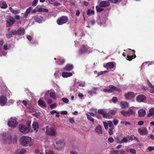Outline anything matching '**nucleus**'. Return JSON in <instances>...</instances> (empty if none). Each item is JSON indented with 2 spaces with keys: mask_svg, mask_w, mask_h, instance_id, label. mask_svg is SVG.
<instances>
[{
  "mask_svg": "<svg viewBox=\"0 0 154 154\" xmlns=\"http://www.w3.org/2000/svg\"><path fill=\"white\" fill-rule=\"evenodd\" d=\"M116 111L114 110H110L109 112L108 113L113 115H115L116 113Z\"/></svg>",
  "mask_w": 154,
  "mask_h": 154,
  "instance_id": "nucleus-47",
  "label": "nucleus"
},
{
  "mask_svg": "<svg viewBox=\"0 0 154 154\" xmlns=\"http://www.w3.org/2000/svg\"><path fill=\"white\" fill-rule=\"evenodd\" d=\"M25 30L22 27L19 28L17 31V34L19 35H22L25 33Z\"/></svg>",
  "mask_w": 154,
  "mask_h": 154,
  "instance_id": "nucleus-21",
  "label": "nucleus"
},
{
  "mask_svg": "<svg viewBox=\"0 0 154 154\" xmlns=\"http://www.w3.org/2000/svg\"><path fill=\"white\" fill-rule=\"evenodd\" d=\"M6 22V26L9 27L13 24L15 22V20L13 17L10 16L8 17Z\"/></svg>",
  "mask_w": 154,
  "mask_h": 154,
  "instance_id": "nucleus-9",
  "label": "nucleus"
},
{
  "mask_svg": "<svg viewBox=\"0 0 154 154\" xmlns=\"http://www.w3.org/2000/svg\"><path fill=\"white\" fill-rule=\"evenodd\" d=\"M135 96L134 93L132 92H129L125 93V97L126 99H131L134 98Z\"/></svg>",
  "mask_w": 154,
  "mask_h": 154,
  "instance_id": "nucleus-11",
  "label": "nucleus"
},
{
  "mask_svg": "<svg viewBox=\"0 0 154 154\" xmlns=\"http://www.w3.org/2000/svg\"><path fill=\"white\" fill-rule=\"evenodd\" d=\"M87 116L88 119L90 121L92 122H94V119L91 116L89 115L88 114H86Z\"/></svg>",
  "mask_w": 154,
  "mask_h": 154,
  "instance_id": "nucleus-38",
  "label": "nucleus"
},
{
  "mask_svg": "<svg viewBox=\"0 0 154 154\" xmlns=\"http://www.w3.org/2000/svg\"><path fill=\"white\" fill-rule=\"evenodd\" d=\"M109 113H107L105 112V113L103 115V117L105 118H107V119H110L111 118V116H110L109 114Z\"/></svg>",
  "mask_w": 154,
  "mask_h": 154,
  "instance_id": "nucleus-36",
  "label": "nucleus"
},
{
  "mask_svg": "<svg viewBox=\"0 0 154 154\" xmlns=\"http://www.w3.org/2000/svg\"><path fill=\"white\" fill-rule=\"evenodd\" d=\"M121 0H112V2L115 3H118L120 2Z\"/></svg>",
  "mask_w": 154,
  "mask_h": 154,
  "instance_id": "nucleus-60",
  "label": "nucleus"
},
{
  "mask_svg": "<svg viewBox=\"0 0 154 154\" xmlns=\"http://www.w3.org/2000/svg\"><path fill=\"white\" fill-rule=\"evenodd\" d=\"M90 48L87 45H82L79 49V54L80 55H83L90 51Z\"/></svg>",
  "mask_w": 154,
  "mask_h": 154,
  "instance_id": "nucleus-5",
  "label": "nucleus"
},
{
  "mask_svg": "<svg viewBox=\"0 0 154 154\" xmlns=\"http://www.w3.org/2000/svg\"><path fill=\"white\" fill-rule=\"evenodd\" d=\"M103 123L105 129H107L108 128V123L105 122H103Z\"/></svg>",
  "mask_w": 154,
  "mask_h": 154,
  "instance_id": "nucleus-53",
  "label": "nucleus"
},
{
  "mask_svg": "<svg viewBox=\"0 0 154 154\" xmlns=\"http://www.w3.org/2000/svg\"><path fill=\"white\" fill-rule=\"evenodd\" d=\"M8 125L9 127L14 128L17 127L18 122L15 117H11L8 121Z\"/></svg>",
  "mask_w": 154,
  "mask_h": 154,
  "instance_id": "nucleus-3",
  "label": "nucleus"
},
{
  "mask_svg": "<svg viewBox=\"0 0 154 154\" xmlns=\"http://www.w3.org/2000/svg\"><path fill=\"white\" fill-rule=\"evenodd\" d=\"M128 138L126 137H124L121 140V143H126L128 141Z\"/></svg>",
  "mask_w": 154,
  "mask_h": 154,
  "instance_id": "nucleus-34",
  "label": "nucleus"
},
{
  "mask_svg": "<svg viewBox=\"0 0 154 154\" xmlns=\"http://www.w3.org/2000/svg\"><path fill=\"white\" fill-rule=\"evenodd\" d=\"M94 14V11L93 10H91L90 9H88L87 12V14L88 15H93Z\"/></svg>",
  "mask_w": 154,
  "mask_h": 154,
  "instance_id": "nucleus-37",
  "label": "nucleus"
},
{
  "mask_svg": "<svg viewBox=\"0 0 154 154\" xmlns=\"http://www.w3.org/2000/svg\"><path fill=\"white\" fill-rule=\"evenodd\" d=\"M32 128L36 132L38 130V125L36 122H34L32 124Z\"/></svg>",
  "mask_w": 154,
  "mask_h": 154,
  "instance_id": "nucleus-26",
  "label": "nucleus"
},
{
  "mask_svg": "<svg viewBox=\"0 0 154 154\" xmlns=\"http://www.w3.org/2000/svg\"><path fill=\"white\" fill-rule=\"evenodd\" d=\"M125 152V151L121 149L120 150H116V152L117 154H123Z\"/></svg>",
  "mask_w": 154,
  "mask_h": 154,
  "instance_id": "nucleus-44",
  "label": "nucleus"
},
{
  "mask_svg": "<svg viewBox=\"0 0 154 154\" xmlns=\"http://www.w3.org/2000/svg\"><path fill=\"white\" fill-rule=\"evenodd\" d=\"M46 101L48 104H50L52 103V100L50 98L47 99Z\"/></svg>",
  "mask_w": 154,
  "mask_h": 154,
  "instance_id": "nucleus-63",
  "label": "nucleus"
},
{
  "mask_svg": "<svg viewBox=\"0 0 154 154\" xmlns=\"http://www.w3.org/2000/svg\"><path fill=\"white\" fill-rule=\"evenodd\" d=\"M19 128L20 131L23 134H28L30 131L29 128L24 125H19Z\"/></svg>",
  "mask_w": 154,
  "mask_h": 154,
  "instance_id": "nucleus-8",
  "label": "nucleus"
},
{
  "mask_svg": "<svg viewBox=\"0 0 154 154\" xmlns=\"http://www.w3.org/2000/svg\"><path fill=\"white\" fill-rule=\"evenodd\" d=\"M14 139L12 138L10 134L8 132H3L2 137V141L5 143H10L14 141Z\"/></svg>",
  "mask_w": 154,
  "mask_h": 154,
  "instance_id": "nucleus-1",
  "label": "nucleus"
},
{
  "mask_svg": "<svg viewBox=\"0 0 154 154\" xmlns=\"http://www.w3.org/2000/svg\"><path fill=\"white\" fill-rule=\"evenodd\" d=\"M37 11L38 12H48V10L47 9L44 8H38V9Z\"/></svg>",
  "mask_w": 154,
  "mask_h": 154,
  "instance_id": "nucleus-33",
  "label": "nucleus"
},
{
  "mask_svg": "<svg viewBox=\"0 0 154 154\" xmlns=\"http://www.w3.org/2000/svg\"><path fill=\"white\" fill-rule=\"evenodd\" d=\"M108 142H109L112 143L113 142L114 140L112 137H111L108 138Z\"/></svg>",
  "mask_w": 154,
  "mask_h": 154,
  "instance_id": "nucleus-57",
  "label": "nucleus"
},
{
  "mask_svg": "<svg viewBox=\"0 0 154 154\" xmlns=\"http://www.w3.org/2000/svg\"><path fill=\"white\" fill-rule=\"evenodd\" d=\"M20 144L24 146H31L33 143L31 138L27 136H22L20 139Z\"/></svg>",
  "mask_w": 154,
  "mask_h": 154,
  "instance_id": "nucleus-2",
  "label": "nucleus"
},
{
  "mask_svg": "<svg viewBox=\"0 0 154 154\" xmlns=\"http://www.w3.org/2000/svg\"><path fill=\"white\" fill-rule=\"evenodd\" d=\"M45 154H55L54 152L52 150H50L45 152Z\"/></svg>",
  "mask_w": 154,
  "mask_h": 154,
  "instance_id": "nucleus-55",
  "label": "nucleus"
},
{
  "mask_svg": "<svg viewBox=\"0 0 154 154\" xmlns=\"http://www.w3.org/2000/svg\"><path fill=\"white\" fill-rule=\"evenodd\" d=\"M103 91L105 92H108L109 93H112L111 91L109 88H105L103 89Z\"/></svg>",
  "mask_w": 154,
  "mask_h": 154,
  "instance_id": "nucleus-43",
  "label": "nucleus"
},
{
  "mask_svg": "<svg viewBox=\"0 0 154 154\" xmlns=\"http://www.w3.org/2000/svg\"><path fill=\"white\" fill-rule=\"evenodd\" d=\"M146 96L143 94H141L138 96L136 98V100L139 102H143L146 100Z\"/></svg>",
  "mask_w": 154,
  "mask_h": 154,
  "instance_id": "nucleus-12",
  "label": "nucleus"
},
{
  "mask_svg": "<svg viewBox=\"0 0 154 154\" xmlns=\"http://www.w3.org/2000/svg\"><path fill=\"white\" fill-rule=\"evenodd\" d=\"M136 57L135 55H134V57H133V56H130L129 55H127V56L126 59L127 60H131L133 58H135Z\"/></svg>",
  "mask_w": 154,
  "mask_h": 154,
  "instance_id": "nucleus-41",
  "label": "nucleus"
},
{
  "mask_svg": "<svg viewBox=\"0 0 154 154\" xmlns=\"http://www.w3.org/2000/svg\"><path fill=\"white\" fill-rule=\"evenodd\" d=\"M98 112L99 114H101L103 116L105 112V110L103 109H100L98 110Z\"/></svg>",
  "mask_w": 154,
  "mask_h": 154,
  "instance_id": "nucleus-35",
  "label": "nucleus"
},
{
  "mask_svg": "<svg viewBox=\"0 0 154 154\" xmlns=\"http://www.w3.org/2000/svg\"><path fill=\"white\" fill-rule=\"evenodd\" d=\"M7 98L3 96H0V105L2 106H4L7 104Z\"/></svg>",
  "mask_w": 154,
  "mask_h": 154,
  "instance_id": "nucleus-10",
  "label": "nucleus"
},
{
  "mask_svg": "<svg viewBox=\"0 0 154 154\" xmlns=\"http://www.w3.org/2000/svg\"><path fill=\"white\" fill-rule=\"evenodd\" d=\"M117 98L116 97H113L112 99V101L113 102L115 103L117 101Z\"/></svg>",
  "mask_w": 154,
  "mask_h": 154,
  "instance_id": "nucleus-59",
  "label": "nucleus"
},
{
  "mask_svg": "<svg viewBox=\"0 0 154 154\" xmlns=\"http://www.w3.org/2000/svg\"><path fill=\"white\" fill-rule=\"evenodd\" d=\"M62 100L65 103H67L69 102L68 99L66 98H63L62 99Z\"/></svg>",
  "mask_w": 154,
  "mask_h": 154,
  "instance_id": "nucleus-52",
  "label": "nucleus"
},
{
  "mask_svg": "<svg viewBox=\"0 0 154 154\" xmlns=\"http://www.w3.org/2000/svg\"><path fill=\"white\" fill-rule=\"evenodd\" d=\"M135 138V137L133 135L128 136V139H129L131 140H133Z\"/></svg>",
  "mask_w": 154,
  "mask_h": 154,
  "instance_id": "nucleus-54",
  "label": "nucleus"
},
{
  "mask_svg": "<svg viewBox=\"0 0 154 154\" xmlns=\"http://www.w3.org/2000/svg\"><path fill=\"white\" fill-rule=\"evenodd\" d=\"M107 72H108V70L104 71H100V72H98L97 76H98L100 75H101L104 74Z\"/></svg>",
  "mask_w": 154,
  "mask_h": 154,
  "instance_id": "nucleus-45",
  "label": "nucleus"
},
{
  "mask_svg": "<svg viewBox=\"0 0 154 154\" xmlns=\"http://www.w3.org/2000/svg\"><path fill=\"white\" fill-rule=\"evenodd\" d=\"M85 85V82H79V87H84Z\"/></svg>",
  "mask_w": 154,
  "mask_h": 154,
  "instance_id": "nucleus-40",
  "label": "nucleus"
},
{
  "mask_svg": "<svg viewBox=\"0 0 154 154\" xmlns=\"http://www.w3.org/2000/svg\"><path fill=\"white\" fill-rule=\"evenodd\" d=\"M139 116L140 117L144 116L146 114V112L145 110L143 109H140L138 111Z\"/></svg>",
  "mask_w": 154,
  "mask_h": 154,
  "instance_id": "nucleus-17",
  "label": "nucleus"
},
{
  "mask_svg": "<svg viewBox=\"0 0 154 154\" xmlns=\"http://www.w3.org/2000/svg\"><path fill=\"white\" fill-rule=\"evenodd\" d=\"M113 122L114 125H116L119 122L116 119H114L113 121Z\"/></svg>",
  "mask_w": 154,
  "mask_h": 154,
  "instance_id": "nucleus-58",
  "label": "nucleus"
},
{
  "mask_svg": "<svg viewBox=\"0 0 154 154\" xmlns=\"http://www.w3.org/2000/svg\"><path fill=\"white\" fill-rule=\"evenodd\" d=\"M148 150L149 151H151L154 150V146H150L147 148Z\"/></svg>",
  "mask_w": 154,
  "mask_h": 154,
  "instance_id": "nucleus-50",
  "label": "nucleus"
},
{
  "mask_svg": "<svg viewBox=\"0 0 154 154\" xmlns=\"http://www.w3.org/2000/svg\"><path fill=\"white\" fill-rule=\"evenodd\" d=\"M130 113V115L131 114H134L135 113V111L133 108L130 109L128 111Z\"/></svg>",
  "mask_w": 154,
  "mask_h": 154,
  "instance_id": "nucleus-46",
  "label": "nucleus"
},
{
  "mask_svg": "<svg viewBox=\"0 0 154 154\" xmlns=\"http://www.w3.org/2000/svg\"><path fill=\"white\" fill-rule=\"evenodd\" d=\"M120 112L124 116L127 117L130 116V113L128 111H126L125 110H122Z\"/></svg>",
  "mask_w": 154,
  "mask_h": 154,
  "instance_id": "nucleus-29",
  "label": "nucleus"
},
{
  "mask_svg": "<svg viewBox=\"0 0 154 154\" xmlns=\"http://www.w3.org/2000/svg\"><path fill=\"white\" fill-rule=\"evenodd\" d=\"M114 64L112 62L107 63L104 67L107 68L108 69H109L112 68L114 67Z\"/></svg>",
  "mask_w": 154,
  "mask_h": 154,
  "instance_id": "nucleus-27",
  "label": "nucleus"
},
{
  "mask_svg": "<svg viewBox=\"0 0 154 154\" xmlns=\"http://www.w3.org/2000/svg\"><path fill=\"white\" fill-rule=\"evenodd\" d=\"M46 134L47 135L55 136L56 134V131L53 127H46Z\"/></svg>",
  "mask_w": 154,
  "mask_h": 154,
  "instance_id": "nucleus-7",
  "label": "nucleus"
},
{
  "mask_svg": "<svg viewBox=\"0 0 154 154\" xmlns=\"http://www.w3.org/2000/svg\"><path fill=\"white\" fill-rule=\"evenodd\" d=\"M109 3L107 1H103L101 2L99 4L100 7H105L109 6Z\"/></svg>",
  "mask_w": 154,
  "mask_h": 154,
  "instance_id": "nucleus-16",
  "label": "nucleus"
},
{
  "mask_svg": "<svg viewBox=\"0 0 154 154\" xmlns=\"http://www.w3.org/2000/svg\"><path fill=\"white\" fill-rule=\"evenodd\" d=\"M73 73L71 72H63L62 73V76L63 78H67L72 76Z\"/></svg>",
  "mask_w": 154,
  "mask_h": 154,
  "instance_id": "nucleus-18",
  "label": "nucleus"
},
{
  "mask_svg": "<svg viewBox=\"0 0 154 154\" xmlns=\"http://www.w3.org/2000/svg\"><path fill=\"white\" fill-rule=\"evenodd\" d=\"M68 20V18L67 16H62L58 19L57 23L58 25H62L66 23Z\"/></svg>",
  "mask_w": 154,
  "mask_h": 154,
  "instance_id": "nucleus-6",
  "label": "nucleus"
},
{
  "mask_svg": "<svg viewBox=\"0 0 154 154\" xmlns=\"http://www.w3.org/2000/svg\"><path fill=\"white\" fill-rule=\"evenodd\" d=\"M50 96L54 100H56L57 99V97L55 94V92L54 91H51L50 93Z\"/></svg>",
  "mask_w": 154,
  "mask_h": 154,
  "instance_id": "nucleus-32",
  "label": "nucleus"
},
{
  "mask_svg": "<svg viewBox=\"0 0 154 154\" xmlns=\"http://www.w3.org/2000/svg\"><path fill=\"white\" fill-rule=\"evenodd\" d=\"M138 132L140 135H145L147 133V130L143 127L138 129Z\"/></svg>",
  "mask_w": 154,
  "mask_h": 154,
  "instance_id": "nucleus-13",
  "label": "nucleus"
},
{
  "mask_svg": "<svg viewBox=\"0 0 154 154\" xmlns=\"http://www.w3.org/2000/svg\"><path fill=\"white\" fill-rule=\"evenodd\" d=\"M38 2V0H34L33 2L32 5L33 6H35L37 5V4Z\"/></svg>",
  "mask_w": 154,
  "mask_h": 154,
  "instance_id": "nucleus-56",
  "label": "nucleus"
},
{
  "mask_svg": "<svg viewBox=\"0 0 154 154\" xmlns=\"http://www.w3.org/2000/svg\"><path fill=\"white\" fill-rule=\"evenodd\" d=\"M32 9V8L31 7H29L27 8L24 14V17L25 18H27L28 14L30 13V12Z\"/></svg>",
  "mask_w": 154,
  "mask_h": 154,
  "instance_id": "nucleus-24",
  "label": "nucleus"
},
{
  "mask_svg": "<svg viewBox=\"0 0 154 154\" xmlns=\"http://www.w3.org/2000/svg\"><path fill=\"white\" fill-rule=\"evenodd\" d=\"M95 130L96 132L98 134H102L103 133V131L100 125H98L95 128Z\"/></svg>",
  "mask_w": 154,
  "mask_h": 154,
  "instance_id": "nucleus-20",
  "label": "nucleus"
},
{
  "mask_svg": "<svg viewBox=\"0 0 154 154\" xmlns=\"http://www.w3.org/2000/svg\"><path fill=\"white\" fill-rule=\"evenodd\" d=\"M6 36L7 38H10L11 37L12 35H11V32H10L9 33H7L6 34Z\"/></svg>",
  "mask_w": 154,
  "mask_h": 154,
  "instance_id": "nucleus-62",
  "label": "nucleus"
},
{
  "mask_svg": "<svg viewBox=\"0 0 154 154\" xmlns=\"http://www.w3.org/2000/svg\"><path fill=\"white\" fill-rule=\"evenodd\" d=\"M34 20L38 23H41L44 21L43 17L40 16H36L34 17Z\"/></svg>",
  "mask_w": 154,
  "mask_h": 154,
  "instance_id": "nucleus-14",
  "label": "nucleus"
},
{
  "mask_svg": "<svg viewBox=\"0 0 154 154\" xmlns=\"http://www.w3.org/2000/svg\"><path fill=\"white\" fill-rule=\"evenodd\" d=\"M73 67V65L72 64H67L63 68V70L67 71L71 70Z\"/></svg>",
  "mask_w": 154,
  "mask_h": 154,
  "instance_id": "nucleus-19",
  "label": "nucleus"
},
{
  "mask_svg": "<svg viewBox=\"0 0 154 154\" xmlns=\"http://www.w3.org/2000/svg\"><path fill=\"white\" fill-rule=\"evenodd\" d=\"M50 108L51 109H54L57 107V104L56 103H54V104L50 105Z\"/></svg>",
  "mask_w": 154,
  "mask_h": 154,
  "instance_id": "nucleus-48",
  "label": "nucleus"
},
{
  "mask_svg": "<svg viewBox=\"0 0 154 154\" xmlns=\"http://www.w3.org/2000/svg\"><path fill=\"white\" fill-rule=\"evenodd\" d=\"M54 147L57 149H60L62 145L64 144L63 140L56 138L53 140Z\"/></svg>",
  "mask_w": 154,
  "mask_h": 154,
  "instance_id": "nucleus-4",
  "label": "nucleus"
},
{
  "mask_svg": "<svg viewBox=\"0 0 154 154\" xmlns=\"http://www.w3.org/2000/svg\"><path fill=\"white\" fill-rule=\"evenodd\" d=\"M9 10L11 12L14 14H18L20 13V11L18 10H14L11 7H9Z\"/></svg>",
  "mask_w": 154,
  "mask_h": 154,
  "instance_id": "nucleus-31",
  "label": "nucleus"
},
{
  "mask_svg": "<svg viewBox=\"0 0 154 154\" xmlns=\"http://www.w3.org/2000/svg\"><path fill=\"white\" fill-rule=\"evenodd\" d=\"M26 150L24 149H22L20 152H19V154H23L26 152Z\"/></svg>",
  "mask_w": 154,
  "mask_h": 154,
  "instance_id": "nucleus-61",
  "label": "nucleus"
},
{
  "mask_svg": "<svg viewBox=\"0 0 154 154\" xmlns=\"http://www.w3.org/2000/svg\"><path fill=\"white\" fill-rule=\"evenodd\" d=\"M38 104L39 106L42 108L46 107L47 106L45 102L41 100H38Z\"/></svg>",
  "mask_w": 154,
  "mask_h": 154,
  "instance_id": "nucleus-23",
  "label": "nucleus"
},
{
  "mask_svg": "<svg viewBox=\"0 0 154 154\" xmlns=\"http://www.w3.org/2000/svg\"><path fill=\"white\" fill-rule=\"evenodd\" d=\"M109 87L110 88L111 91L112 93L115 91H116L119 92H121L122 91L120 89L117 88L116 87L113 85H110L109 86Z\"/></svg>",
  "mask_w": 154,
  "mask_h": 154,
  "instance_id": "nucleus-15",
  "label": "nucleus"
},
{
  "mask_svg": "<svg viewBox=\"0 0 154 154\" xmlns=\"http://www.w3.org/2000/svg\"><path fill=\"white\" fill-rule=\"evenodd\" d=\"M120 105L123 108H125L129 106L128 103L127 102L125 101L121 102L120 103Z\"/></svg>",
  "mask_w": 154,
  "mask_h": 154,
  "instance_id": "nucleus-25",
  "label": "nucleus"
},
{
  "mask_svg": "<svg viewBox=\"0 0 154 154\" xmlns=\"http://www.w3.org/2000/svg\"><path fill=\"white\" fill-rule=\"evenodd\" d=\"M115 140H116V141L117 143H121V140H120V139L119 138V137H116V139H115Z\"/></svg>",
  "mask_w": 154,
  "mask_h": 154,
  "instance_id": "nucleus-64",
  "label": "nucleus"
},
{
  "mask_svg": "<svg viewBox=\"0 0 154 154\" xmlns=\"http://www.w3.org/2000/svg\"><path fill=\"white\" fill-rule=\"evenodd\" d=\"M0 7L2 8L5 9L7 8L8 6L5 2L2 1L0 2Z\"/></svg>",
  "mask_w": 154,
  "mask_h": 154,
  "instance_id": "nucleus-28",
  "label": "nucleus"
},
{
  "mask_svg": "<svg viewBox=\"0 0 154 154\" xmlns=\"http://www.w3.org/2000/svg\"><path fill=\"white\" fill-rule=\"evenodd\" d=\"M108 125L109 127H110L112 129H113L114 127L112 122L111 121L108 122Z\"/></svg>",
  "mask_w": 154,
  "mask_h": 154,
  "instance_id": "nucleus-39",
  "label": "nucleus"
},
{
  "mask_svg": "<svg viewBox=\"0 0 154 154\" xmlns=\"http://www.w3.org/2000/svg\"><path fill=\"white\" fill-rule=\"evenodd\" d=\"M96 8L97 11L98 12H100L103 11V9H102L100 7H99L98 6H96Z\"/></svg>",
  "mask_w": 154,
  "mask_h": 154,
  "instance_id": "nucleus-49",
  "label": "nucleus"
},
{
  "mask_svg": "<svg viewBox=\"0 0 154 154\" xmlns=\"http://www.w3.org/2000/svg\"><path fill=\"white\" fill-rule=\"evenodd\" d=\"M50 91H47L45 95L44 98L45 100L46 101V100L47 99V98L48 97V94L49 93Z\"/></svg>",
  "mask_w": 154,
  "mask_h": 154,
  "instance_id": "nucleus-42",
  "label": "nucleus"
},
{
  "mask_svg": "<svg viewBox=\"0 0 154 154\" xmlns=\"http://www.w3.org/2000/svg\"><path fill=\"white\" fill-rule=\"evenodd\" d=\"M147 82L149 87L150 88V92L151 93H154V85H152L149 80H147Z\"/></svg>",
  "mask_w": 154,
  "mask_h": 154,
  "instance_id": "nucleus-22",
  "label": "nucleus"
},
{
  "mask_svg": "<svg viewBox=\"0 0 154 154\" xmlns=\"http://www.w3.org/2000/svg\"><path fill=\"white\" fill-rule=\"evenodd\" d=\"M130 152L131 153L135 154L136 153V151L135 150H134V149L131 148L130 149H129Z\"/></svg>",
  "mask_w": 154,
  "mask_h": 154,
  "instance_id": "nucleus-51",
  "label": "nucleus"
},
{
  "mask_svg": "<svg viewBox=\"0 0 154 154\" xmlns=\"http://www.w3.org/2000/svg\"><path fill=\"white\" fill-rule=\"evenodd\" d=\"M154 114V108H151L149 111V113L147 115V116L150 117L152 116Z\"/></svg>",
  "mask_w": 154,
  "mask_h": 154,
  "instance_id": "nucleus-30",
  "label": "nucleus"
}]
</instances>
